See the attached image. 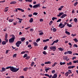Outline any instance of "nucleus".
<instances>
[{"instance_id":"f257e3e1","label":"nucleus","mask_w":78,"mask_h":78,"mask_svg":"<svg viewBox=\"0 0 78 78\" xmlns=\"http://www.w3.org/2000/svg\"><path fill=\"white\" fill-rule=\"evenodd\" d=\"M9 69L12 72H17L19 70V68H17L13 66H9L7 67L6 68H5L3 67L2 68V70L1 71V72H5V71H6V69Z\"/></svg>"},{"instance_id":"f03ea898","label":"nucleus","mask_w":78,"mask_h":78,"mask_svg":"<svg viewBox=\"0 0 78 78\" xmlns=\"http://www.w3.org/2000/svg\"><path fill=\"white\" fill-rule=\"evenodd\" d=\"M49 48L50 49V50H52L53 51H56V48L55 46H51Z\"/></svg>"},{"instance_id":"7ed1b4c3","label":"nucleus","mask_w":78,"mask_h":78,"mask_svg":"<svg viewBox=\"0 0 78 78\" xmlns=\"http://www.w3.org/2000/svg\"><path fill=\"white\" fill-rule=\"evenodd\" d=\"M22 44V41H17V42L15 44L16 47H19L20 46V45Z\"/></svg>"},{"instance_id":"20e7f679","label":"nucleus","mask_w":78,"mask_h":78,"mask_svg":"<svg viewBox=\"0 0 78 78\" xmlns=\"http://www.w3.org/2000/svg\"><path fill=\"white\" fill-rule=\"evenodd\" d=\"M58 27H60V28H62L65 27V25L62 24V23H60L58 25Z\"/></svg>"},{"instance_id":"39448f33","label":"nucleus","mask_w":78,"mask_h":78,"mask_svg":"<svg viewBox=\"0 0 78 78\" xmlns=\"http://www.w3.org/2000/svg\"><path fill=\"white\" fill-rule=\"evenodd\" d=\"M40 6H41V4H37L34 5L33 8H37L39 7Z\"/></svg>"},{"instance_id":"423d86ee","label":"nucleus","mask_w":78,"mask_h":78,"mask_svg":"<svg viewBox=\"0 0 78 78\" xmlns=\"http://www.w3.org/2000/svg\"><path fill=\"white\" fill-rule=\"evenodd\" d=\"M14 39L13 38H11L9 40V43H13L14 41Z\"/></svg>"},{"instance_id":"0eeeda50","label":"nucleus","mask_w":78,"mask_h":78,"mask_svg":"<svg viewBox=\"0 0 78 78\" xmlns=\"http://www.w3.org/2000/svg\"><path fill=\"white\" fill-rule=\"evenodd\" d=\"M45 76H47L49 78H51V77H52V75H51L50 76L47 74H44Z\"/></svg>"},{"instance_id":"6e6552de","label":"nucleus","mask_w":78,"mask_h":78,"mask_svg":"<svg viewBox=\"0 0 78 78\" xmlns=\"http://www.w3.org/2000/svg\"><path fill=\"white\" fill-rule=\"evenodd\" d=\"M64 14V12H60L59 13V15H57V17H61V16H62V15H63Z\"/></svg>"},{"instance_id":"1a4fd4ad","label":"nucleus","mask_w":78,"mask_h":78,"mask_svg":"<svg viewBox=\"0 0 78 78\" xmlns=\"http://www.w3.org/2000/svg\"><path fill=\"white\" fill-rule=\"evenodd\" d=\"M67 16V14H63V15L61 16L60 17V18H61L62 19L63 18H64L65 17H66Z\"/></svg>"},{"instance_id":"9d476101","label":"nucleus","mask_w":78,"mask_h":78,"mask_svg":"<svg viewBox=\"0 0 78 78\" xmlns=\"http://www.w3.org/2000/svg\"><path fill=\"white\" fill-rule=\"evenodd\" d=\"M58 76V75H57V74H55L54 75V76H52V78H56Z\"/></svg>"},{"instance_id":"9b49d317","label":"nucleus","mask_w":78,"mask_h":78,"mask_svg":"<svg viewBox=\"0 0 78 78\" xmlns=\"http://www.w3.org/2000/svg\"><path fill=\"white\" fill-rule=\"evenodd\" d=\"M75 66H69L68 67L69 69H73Z\"/></svg>"},{"instance_id":"f8f14e48","label":"nucleus","mask_w":78,"mask_h":78,"mask_svg":"<svg viewBox=\"0 0 78 78\" xmlns=\"http://www.w3.org/2000/svg\"><path fill=\"white\" fill-rule=\"evenodd\" d=\"M60 65H61V66H62V65H65V64H66V62H60Z\"/></svg>"},{"instance_id":"ddd939ff","label":"nucleus","mask_w":78,"mask_h":78,"mask_svg":"<svg viewBox=\"0 0 78 78\" xmlns=\"http://www.w3.org/2000/svg\"><path fill=\"white\" fill-rule=\"evenodd\" d=\"M16 1H12L11 2H10V4H15L16 3Z\"/></svg>"},{"instance_id":"4468645a","label":"nucleus","mask_w":78,"mask_h":78,"mask_svg":"<svg viewBox=\"0 0 78 78\" xmlns=\"http://www.w3.org/2000/svg\"><path fill=\"white\" fill-rule=\"evenodd\" d=\"M44 64H51V62H50V61L45 62H44Z\"/></svg>"},{"instance_id":"2eb2a0df","label":"nucleus","mask_w":78,"mask_h":78,"mask_svg":"<svg viewBox=\"0 0 78 78\" xmlns=\"http://www.w3.org/2000/svg\"><path fill=\"white\" fill-rule=\"evenodd\" d=\"M11 36H12V38L14 40L16 39V37H15V36L14 35H12Z\"/></svg>"},{"instance_id":"dca6fc26","label":"nucleus","mask_w":78,"mask_h":78,"mask_svg":"<svg viewBox=\"0 0 78 78\" xmlns=\"http://www.w3.org/2000/svg\"><path fill=\"white\" fill-rule=\"evenodd\" d=\"M6 43H6L5 41H3L2 42V45H5Z\"/></svg>"},{"instance_id":"f3484780","label":"nucleus","mask_w":78,"mask_h":78,"mask_svg":"<svg viewBox=\"0 0 78 78\" xmlns=\"http://www.w3.org/2000/svg\"><path fill=\"white\" fill-rule=\"evenodd\" d=\"M28 69V67H26L23 69V70L24 71V72H26L27 71V70Z\"/></svg>"},{"instance_id":"a211bd4d","label":"nucleus","mask_w":78,"mask_h":78,"mask_svg":"<svg viewBox=\"0 0 78 78\" xmlns=\"http://www.w3.org/2000/svg\"><path fill=\"white\" fill-rule=\"evenodd\" d=\"M33 22V18H30V20H29V22H30V23H32Z\"/></svg>"},{"instance_id":"6ab92c4d","label":"nucleus","mask_w":78,"mask_h":78,"mask_svg":"<svg viewBox=\"0 0 78 78\" xmlns=\"http://www.w3.org/2000/svg\"><path fill=\"white\" fill-rule=\"evenodd\" d=\"M68 71V72H67V73H68L69 74L72 73V71H71V70H69Z\"/></svg>"},{"instance_id":"aec40b11","label":"nucleus","mask_w":78,"mask_h":78,"mask_svg":"<svg viewBox=\"0 0 78 78\" xmlns=\"http://www.w3.org/2000/svg\"><path fill=\"white\" fill-rule=\"evenodd\" d=\"M14 21V19H10L9 20V22H12Z\"/></svg>"},{"instance_id":"412c9836","label":"nucleus","mask_w":78,"mask_h":78,"mask_svg":"<svg viewBox=\"0 0 78 78\" xmlns=\"http://www.w3.org/2000/svg\"><path fill=\"white\" fill-rule=\"evenodd\" d=\"M25 40V38L24 37H22L21 38V41H22V42H23V41H24Z\"/></svg>"},{"instance_id":"4be33fe9","label":"nucleus","mask_w":78,"mask_h":78,"mask_svg":"<svg viewBox=\"0 0 78 78\" xmlns=\"http://www.w3.org/2000/svg\"><path fill=\"white\" fill-rule=\"evenodd\" d=\"M63 59H64L65 60H66V59H67V58H68V56H64L63 57Z\"/></svg>"},{"instance_id":"5701e85b","label":"nucleus","mask_w":78,"mask_h":78,"mask_svg":"<svg viewBox=\"0 0 78 78\" xmlns=\"http://www.w3.org/2000/svg\"><path fill=\"white\" fill-rule=\"evenodd\" d=\"M68 51V54H69V55H71V54L72 53V52L71 51Z\"/></svg>"},{"instance_id":"b1692460","label":"nucleus","mask_w":78,"mask_h":78,"mask_svg":"<svg viewBox=\"0 0 78 78\" xmlns=\"http://www.w3.org/2000/svg\"><path fill=\"white\" fill-rule=\"evenodd\" d=\"M43 54L44 55H47V53L46 52V51H44L43 52Z\"/></svg>"},{"instance_id":"393cba45","label":"nucleus","mask_w":78,"mask_h":78,"mask_svg":"<svg viewBox=\"0 0 78 78\" xmlns=\"http://www.w3.org/2000/svg\"><path fill=\"white\" fill-rule=\"evenodd\" d=\"M34 44L35 46V47H37V43H36V42H34Z\"/></svg>"},{"instance_id":"a878e982","label":"nucleus","mask_w":78,"mask_h":78,"mask_svg":"<svg viewBox=\"0 0 78 78\" xmlns=\"http://www.w3.org/2000/svg\"><path fill=\"white\" fill-rule=\"evenodd\" d=\"M67 27H72V25H71V24H69V23L67 24Z\"/></svg>"},{"instance_id":"bb28decb","label":"nucleus","mask_w":78,"mask_h":78,"mask_svg":"<svg viewBox=\"0 0 78 78\" xmlns=\"http://www.w3.org/2000/svg\"><path fill=\"white\" fill-rule=\"evenodd\" d=\"M56 20L57 19V18L56 17H52V20L53 21L55 20Z\"/></svg>"},{"instance_id":"cd10ccee","label":"nucleus","mask_w":78,"mask_h":78,"mask_svg":"<svg viewBox=\"0 0 78 78\" xmlns=\"http://www.w3.org/2000/svg\"><path fill=\"white\" fill-rule=\"evenodd\" d=\"M77 4H78V2L76 1V3H75L74 4V6H76V5H77Z\"/></svg>"},{"instance_id":"c85d7f7f","label":"nucleus","mask_w":78,"mask_h":78,"mask_svg":"<svg viewBox=\"0 0 78 78\" xmlns=\"http://www.w3.org/2000/svg\"><path fill=\"white\" fill-rule=\"evenodd\" d=\"M34 62H32L30 65L31 67H33L34 66Z\"/></svg>"},{"instance_id":"c756f323","label":"nucleus","mask_w":78,"mask_h":78,"mask_svg":"<svg viewBox=\"0 0 78 78\" xmlns=\"http://www.w3.org/2000/svg\"><path fill=\"white\" fill-rule=\"evenodd\" d=\"M74 21L76 23V22H78V20H77V19L76 18H75L74 20Z\"/></svg>"},{"instance_id":"7c9ffc66","label":"nucleus","mask_w":78,"mask_h":78,"mask_svg":"<svg viewBox=\"0 0 78 78\" xmlns=\"http://www.w3.org/2000/svg\"><path fill=\"white\" fill-rule=\"evenodd\" d=\"M72 64V63L71 62H70L69 63H67V65H68V66H69V65L71 66Z\"/></svg>"},{"instance_id":"2f4dec72","label":"nucleus","mask_w":78,"mask_h":78,"mask_svg":"<svg viewBox=\"0 0 78 78\" xmlns=\"http://www.w3.org/2000/svg\"><path fill=\"white\" fill-rule=\"evenodd\" d=\"M73 41H75V42H78V39H77L76 38H75L74 39H73Z\"/></svg>"},{"instance_id":"473e14b6","label":"nucleus","mask_w":78,"mask_h":78,"mask_svg":"<svg viewBox=\"0 0 78 78\" xmlns=\"http://www.w3.org/2000/svg\"><path fill=\"white\" fill-rule=\"evenodd\" d=\"M65 33H66V34H68V35H70V32L68 31H66L65 32Z\"/></svg>"},{"instance_id":"72a5a7b5","label":"nucleus","mask_w":78,"mask_h":78,"mask_svg":"<svg viewBox=\"0 0 78 78\" xmlns=\"http://www.w3.org/2000/svg\"><path fill=\"white\" fill-rule=\"evenodd\" d=\"M53 32H56L57 31V29L56 28H54L53 29Z\"/></svg>"},{"instance_id":"f704fd0d","label":"nucleus","mask_w":78,"mask_h":78,"mask_svg":"<svg viewBox=\"0 0 78 78\" xmlns=\"http://www.w3.org/2000/svg\"><path fill=\"white\" fill-rule=\"evenodd\" d=\"M65 75H66L65 76L66 77H67V76H69V74L67 73V72H66V73H65Z\"/></svg>"},{"instance_id":"c9c22d12","label":"nucleus","mask_w":78,"mask_h":78,"mask_svg":"<svg viewBox=\"0 0 78 78\" xmlns=\"http://www.w3.org/2000/svg\"><path fill=\"white\" fill-rule=\"evenodd\" d=\"M27 56L28 55L27 54H25L23 56V57L24 58H26V57H27Z\"/></svg>"},{"instance_id":"e433bc0d","label":"nucleus","mask_w":78,"mask_h":78,"mask_svg":"<svg viewBox=\"0 0 78 78\" xmlns=\"http://www.w3.org/2000/svg\"><path fill=\"white\" fill-rule=\"evenodd\" d=\"M29 58H30V56H27L25 59H27V60H28L29 59Z\"/></svg>"},{"instance_id":"4c0bfd02","label":"nucleus","mask_w":78,"mask_h":78,"mask_svg":"<svg viewBox=\"0 0 78 78\" xmlns=\"http://www.w3.org/2000/svg\"><path fill=\"white\" fill-rule=\"evenodd\" d=\"M38 14V13L35 12L33 13V15H35V16H37Z\"/></svg>"},{"instance_id":"58836bf2","label":"nucleus","mask_w":78,"mask_h":78,"mask_svg":"<svg viewBox=\"0 0 78 78\" xmlns=\"http://www.w3.org/2000/svg\"><path fill=\"white\" fill-rule=\"evenodd\" d=\"M53 23V21H51L49 23V25H51Z\"/></svg>"},{"instance_id":"ea45409f","label":"nucleus","mask_w":78,"mask_h":78,"mask_svg":"<svg viewBox=\"0 0 78 78\" xmlns=\"http://www.w3.org/2000/svg\"><path fill=\"white\" fill-rule=\"evenodd\" d=\"M58 49L60 51H63V49L61 48H59Z\"/></svg>"},{"instance_id":"a19ab883","label":"nucleus","mask_w":78,"mask_h":78,"mask_svg":"<svg viewBox=\"0 0 78 78\" xmlns=\"http://www.w3.org/2000/svg\"><path fill=\"white\" fill-rule=\"evenodd\" d=\"M58 41H59V40L57 39V40H56V41H54L55 43H58Z\"/></svg>"},{"instance_id":"79ce46f5","label":"nucleus","mask_w":78,"mask_h":78,"mask_svg":"<svg viewBox=\"0 0 78 78\" xmlns=\"http://www.w3.org/2000/svg\"><path fill=\"white\" fill-rule=\"evenodd\" d=\"M40 40H41V39L40 38H38L37 39V40H36V42H39V41H40Z\"/></svg>"},{"instance_id":"37998d69","label":"nucleus","mask_w":78,"mask_h":78,"mask_svg":"<svg viewBox=\"0 0 78 78\" xmlns=\"http://www.w3.org/2000/svg\"><path fill=\"white\" fill-rule=\"evenodd\" d=\"M5 40L7 43H8V38H5Z\"/></svg>"},{"instance_id":"c03bdc74","label":"nucleus","mask_w":78,"mask_h":78,"mask_svg":"<svg viewBox=\"0 0 78 78\" xmlns=\"http://www.w3.org/2000/svg\"><path fill=\"white\" fill-rule=\"evenodd\" d=\"M47 46H45L44 47V50H47Z\"/></svg>"},{"instance_id":"a18cd8bd","label":"nucleus","mask_w":78,"mask_h":78,"mask_svg":"<svg viewBox=\"0 0 78 78\" xmlns=\"http://www.w3.org/2000/svg\"><path fill=\"white\" fill-rule=\"evenodd\" d=\"M16 56H17V54H15L13 55V58H16Z\"/></svg>"},{"instance_id":"49530a36","label":"nucleus","mask_w":78,"mask_h":78,"mask_svg":"<svg viewBox=\"0 0 78 78\" xmlns=\"http://www.w3.org/2000/svg\"><path fill=\"white\" fill-rule=\"evenodd\" d=\"M5 38L7 39L8 38V34H6L5 35Z\"/></svg>"},{"instance_id":"de8ad7c7","label":"nucleus","mask_w":78,"mask_h":78,"mask_svg":"<svg viewBox=\"0 0 78 78\" xmlns=\"http://www.w3.org/2000/svg\"><path fill=\"white\" fill-rule=\"evenodd\" d=\"M73 46H74V47H76V48H77V47H78V45H77V44H74Z\"/></svg>"},{"instance_id":"09e8293b","label":"nucleus","mask_w":78,"mask_h":78,"mask_svg":"<svg viewBox=\"0 0 78 78\" xmlns=\"http://www.w3.org/2000/svg\"><path fill=\"white\" fill-rule=\"evenodd\" d=\"M4 31H7V28L6 27L5 28L3 29Z\"/></svg>"},{"instance_id":"8fccbe9b","label":"nucleus","mask_w":78,"mask_h":78,"mask_svg":"<svg viewBox=\"0 0 78 78\" xmlns=\"http://www.w3.org/2000/svg\"><path fill=\"white\" fill-rule=\"evenodd\" d=\"M49 70V69L48 68H46L45 69V71L46 72H48V70Z\"/></svg>"},{"instance_id":"3c124183","label":"nucleus","mask_w":78,"mask_h":78,"mask_svg":"<svg viewBox=\"0 0 78 78\" xmlns=\"http://www.w3.org/2000/svg\"><path fill=\"white\" fill-rule=\"evenodd\" d=\"M17 19H18V20H20L21 21H22L23 20V19H20L19 18H16Z\"/></svg>"},{"instance_id":"603ef678","label":"nucleus","mask_w":78,"mask_h":78,"mask_svg":"<svg viewBox=\"0 0 78 78\" xmlns=\"http://www.w3.org/2000/svg\"><path fill=\"white\" fill-rule=\"evenodd\" d=\"M44 34V33L43 32H41L39 34V35L41 36V35H43Z\"/></svg>"},{"instance_id":"864d4df0","label":"nucleus","mask_w":78,"mask_h":78,"mask_svg":"<svg viewBox=\"0 0 78 78\" xmlns=\"http://www.w3.org/2000/svg\"><path fill=\"white\" fill-rule=\"evenodd\" d=\"M27 47L28 48H30V47H31V44H29L28 45Z\"/></svg>"},{"instance_id":"5fc2aeb1","label":"nucleus","mask_w":78,"mask_h":78,"mask_svg":"<svg viewBox=\"0 0 78 78\" xmlns=\"http://www.w3.org/2000/svg\"><path fill=\"white\" fill-rule=\"evenodd\" d=\"M61 21V19H59L57 21V22H59Z\"/></svg>"},{"instance_id":"6e6d98bb","label":"nucleus","mask_w":78,"mask_h":78,"mask_svg":"<svg viewBox=\"0 0 78 78\" xmlns=\"http://www.w3.org/2000/svg\"><path fill=\"white\" fill-rule=\"evenodd\" d=\"M26 45H28V44H29V42H28V41H26Z\"/></svg>"},{"instance_id":"4d7b16f0","label":"nucleus","mask_w":78,"mask_h":78,"mask_svg":"<svg viewBox=\"0 0 78 78\" xmlns=\"http://www.w3.org/2000/svg\"><path fill=\"white\" fill-rule=\"evenodd\" d=\"M25 51H22L21 53V55H23V54H25Z\"/></svg>"},{"instance_id":"13d9d810","label":"nucleus","mask_w":78,"mask_h":78,"mask_svg":"<svg viewBox=\"0 0 78 78\" xmlns=\"http://www.w3.org/2000/svg\"><path fill=\"white\" fill-rule=\"evenodd\" d=\"M32 16H33V15L30 14V15H28V17H32Z\"/></svg>"},{"instance_id":"bf43d9fd","label":"nucleus","mask_w":78,"mask_h":78,"mask_svg":"<svg viewBox=\"0 0 78 78\" xmlns=\"http://www.w3.org/2000/svg\"><path fill=\"white\" fill-rule=\"evenodd\" d=\"M77 62L76 61V60H74L73 61V63H74V64H76Z\"/></svg>"},{"instance_id":"052dcab7","label":"nucleus","mask_w":78,"mask_h":78,"mask_svg":"<svg viewBox=\"0 0 78 78\" xmlns=\"http://www.w3.org/2000/svg\"><path fill=\"white\" fill-rule=\"evenodd\" d=\"M51 73H55V70H53L51 71Z\"/></svg>"},{"instance_id":"680f3d73","label":"nucleus","mask_w":78,"mask_h":78,"mask_svg":"<svg viewBox=\"0 0 78 78\" xmlns=\"http://www.w3.org/2000/svg\"><path fill=\"white\" fill-rule=\"evenodd\" d=\"M8 51H9V50H7L6 51V52H5V54H8Z\"/></svg>"},{"instance_id":"e2e57ef3","label":"nucleus","mask_w":78,"mask_h":78,"mask_svg":"<svg viewBox=\"0 0 78 78\" xmlns=\"http://www.w3.org/2000/svg\"><path fill=\"white\" fill-rule=\"evenodd\" d=\"M76 57H74L72 58V60H74V59H76Z\"/></svg>"},{"instance_id":"0e129e2a","label":"nucleus","mask_w":78,"mask_h":78,"mask_svg":"<svg viewBox=\"0 0 78 78\" xmlns=\"http://www.w3.org/2000/svg\"><path fill=\"white\" fill-rule=\"evenodd\" d=\"M30 31H34V30H33V29H30Z\"/></svg>"},{"instance_id":"69168bd1","label":"nucleus","mask_w":78,"mask_h":78,"mask_svg":"<svg viewBox=\"0 0 78 78\" xmlns=\"http://www.w3.org/2000/svg\"><path fill=\"white\" fill-rule=\"evenodd\" d=\"M25 53H29V52H28V51H24Z\"/></svg>"},{"instance_id":"338daca9","label":"nucleus","mask_w":78,"mask_h":78,"mask_svg":"<svg viewBox=\"0 0 78 78\" xmlns=\"http://www.w3.org/2000/svg\"><path fill=\"white\" fill-rule=\"evenodd\" d=\"M30 27H28L27 28H25V30H28V29H29V28H30Z\"/></svg>"},{"instance_id":"774afa93","label":"nucleus","mask_w":78,"mask_h":78,"mask_svg":"<svg viewBox=\"0 0 78 78\" xmlns=\"http://www.w3.org/2000/svg\"><path fill=\"white\" fill-rule=\"evenodd\" d=\"M20 78H25V77H24V76H21L20 77Z\"/></svg>"}]
</instances>
